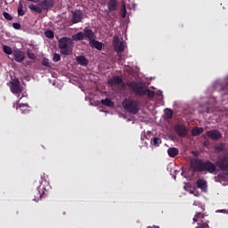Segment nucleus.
<instances>
[{"label": "nucleus", "instance_id": "1", "mask_svg": "<svg viewBox=\"0 0 228 228\" xmlns=\"http://www.w3.org/2000/svg\"><path fill=\"white\" fill-rule=\"evenodd\" d=\"M127 86L130 88V90H132V92H134V94H135V95H138L139 97L147 95L149 99H154V95H156L154 91L145 87L143 84L140 82L131 81L127 84Z\"/></svg>", "mask_w": 228, "mask_h": 228}, {"label": "nucleus", "instance_id": "2", "mask_svg": "<svg viewBox=\"0 0 228 228\" xmlns=\"http://www.w3.org/2000/svg\"><path fill=\"white\" fill-rule=\"evenodd\" d=\"M194 170L196 172H208V174H216L218 172L216 164L211 162V160L203 161L202 159L195 162Z\"/></svg>", "mask_w": 228, "mask_h": 228}, {"label": "nucleus", "instance_id": "3", "mask_svg": "<svg viewBox=\"0 0 228 228\" xmlns=\"http://www.w3.org/2000/svg\"><path fill=\"white\" fill-rule=\"evenodd\" d=\"M74 47V42L72 38L63 37L59 39V49L61 51V54H64V56H69L72 54V49Z\"/></svg>", "mask_w": 228, "mask_h": 228}, {"label": "nucleus", "instance_id": "4", "mask_svg": "<svg viewBox=\"0 0 228 228\" xmlns=\"http://www.w3.org/2000/svg\"><path fill=\"white\" fill-rule=\"evenodd\" d=\"M122 106L127 113H131V115H138L140 111V105H138V102L133 99L126 98L122 102Z\"/></svg>", "mask_w": 228, "mask_h": 228}, {"label": "nucleus", "instance_id": "5", "mask_svg": "<svg viewBox=\"0 0 228 228\" xmlns=\"http://www.w3.org/2000/svg\"><path fill=\"white\" fill-rule=\"evenodd\" d=\"M72 38L76 42L86 39L88 40L89 43H91L94 39H95V34L94 33V30H92L90 28L86 27L84 28V32H77V34L72 36Z\"/></svg>", "mask_w": 228, "mask_h": 228}, {"label": "nucleus", "instance_id": "6", "mask_svg": "<svg viewBox=\"0 0 228 228\" xmlns=\"http://www.w3.org/2000/svg\"><path fill=\"white\" fill-rule=\"evenodd\" d=\"M216 167H218L222 172L228 171V154H223L217 157Z\"/></svg>", "mask_w": 228, "mask_h": 228}, {"label": "nucleus", "instance_id": "7", "mask_svg": "<svg viewBox=\"0 0 228 228\" xmlns=\"http://www.w3.org/2000/svg\"><path fill=\"white\" fill-rule=\"evenodd\" d=\"M193 222L198 224L197 228H209V224L204 222V214L202 213L196 214L193 217Z\"/></svg>", "mask_w": 228, "mask_h": 228}, {"label": "nucleus", "instance_id": "8", "mask_svg": "<svg viewBox=\"0 0 228 228\" xmlns=\"http://www.w3.org/2000/svg\"><path fill=\"white\" fill-rule=\"evenodd\" d=\"M112 45L116 53H123L124 51V42L120 41V37L118 36H114Z\"/></svg>", "mask_w": 228, "mask_h": 228}, {"label": "nucleus", "instance_id": "9", "mask_svg": "<svg viewBox=\"0 0 228 228\" xmlns=\"http://www.w3.org/2000/svg\"><path fill=\"white\" fill-rule=\"evenodd\" d=\"M175 131L180 138H186V136H188V127H186V126L176 125L175 126Z\"/></svg>", "mask_w": 228, "mask_h": 228}, {"label": "nucleus", "instance_id": "10", "mask_svg": "<svg viewBox=\"0 0 228 228\" xmlns=\"http://www.w3.org/2000/svg\"><path fill=\"white\" fill-rule=\"evenodd\" d=\"M107 6L108 10L105 11V13L110 15L111 12H117L118 10V2L117 0H109Z\"/></svg>", "mask_w": 228, "mask_h": 228}, {"label": "nucleus", "instance_id": "11", "mask_svg": "<svg viewBox=\"0 0 228 228\" xmlns=\"http://www.w3.org/2000/svg\"><path fill=\"white\" fill-rule=\"evenodd\" d=\"M11 92L15 94H22V87H20V81H19V79L11 82Z\"/></svg>", "mask_w": 228, "mask_h": 228}, {"label": "nucleus", "instance_id": "12", "mask_svg": "<svg viewBox=\"0 0 228 228\" xmlns=\"http://www.w3.org/2000/svg\"><path fill=\"white\" fill-rule=\"evenodd\" d=\"M12 55L17 63H22L26 60V54L20 50H13Z\"/></svg>", "mask_w": 228, "mask_h": 228}, {"label": "nucleus", "instance_id": "13", "mask_svg": "<svg viewBox=\"0 0 228 228\" xmlns=\"http://www.w3.org/2000/svg\"><path fill=\"white\" fill-rule=\"evenodd\" d=\"M196 186L199 188V190H201L203 193H208V181H206L203 178H199L196 181Z\"/></svg>", "mask_w": 228, "mask_h": 228}, {"label": "nucleus", "instance_id": "14", "mask_svg": "<svg viewBox=\"0 0 228 228\" xmlns=\"http://www.w3.org/2000/svg\"><path fill=\"white\" fill-rule=\"evenodd\" d=\"M206 136L210 138V140H220L222 138V133L218 130H209L206 133Z\"/></svg>", "mask_w": 228, "mask_h": 228}, {"label": "nucleus", "instance_id": "15", "mask_svg": "<svg viewBox=\"0 0 228 228\" xmlns=\"http://www.w3.org/2000/svg\"><path fill=\"white\" fill-rule=\"evenodd\" d=\"M83 20V13L81 12H72L71 22L72 24H78Z\"/></svg>", "mask_w": 228, "mask_h": 228}, {"label": "nucleus", "instance_id": "16", "mask_svg": "<svg viewBox=\"0 0 228 228\" xmlns=\"http://www.w3.org/2000/svg\"><path fill=\"white\" fill-rule=\"evenodd\" d=\"M40 190H42V191H40ZM44 195H45V189L42 186H39L37 187V191L34 192L33 200H35L36 202H38V200H40V199H42Z\"/></svg>", "mask_w": 228, "mask_h": 228}, {"label": "nucleus", "instance_id": "17", "mask_svg": "<svg viewBox=\"0 0 228 228\" xmlns=\"http://www.w3.org/2000/svg\"><path fill=\"white\" fill-rule=\"evenodd\" d=\"M54 5V0H44L38 4V6H41L43 10H48L49 8H53Z\"/></svg>", "mask_w": 228, "mask_h": 228}, {"label": "nucleus", "instance_id": "18", "mask_svg": "<svg viewBox=\"0 0 228 228\" xmlns=\"http://www.w3.org/2000/svg\"><path fill=\"white\" fill-rule=\"evenodd\" d=\"M122 83L123 80L119 76H114L108 81V85H110V86H117V85H122Z\"/></svg>", "mask_w": 228, "mask_h": 228}, {"label": "nucleus", "instance_id": "19", "mask_svg": "<svg viewBox=\"0 0 228 228\" xmlns=\"http://www.w3.org/2000/svg\"><path fill=\"white\" fill-rule=\"evenodd\" d=\"M77 63L82 67H86V65H88V59L83 55H79L77 57Z\"/></svg>", "mask_w": 228, "mask_h": 228}, {"label": "nucleus", "instance_id": "20", "mask_svg": "<svg viewBox=\"0 0 228 228\" xmlns=\"http://www.w3.org/2000/svg\"><path fill=\"white\" fill-rule=\"evenodd\" d=\"M227 179V173H220L217 175L215 176L216 183H224Z\"/></svg>", "mask_w": 228, "mask_h": 228}, {"label": "nucleus", "instance_id": "21", "mask_svg": "<svg viewBox=\"0 0 228 228\" xmlns=\"http://www.w3.org/2000/svg\"><path fill=\"white\" fill-rule=\"evenodd\" d=\"M167 154L169 158H175L179 154V149L175 147H171L167 150Z\"/></svg>", "mask_w": 228, "mask_h": 228}, {"label": "nucleus", "instance_id": "22", "mask_svg": "<svg viewBox=\"0 0 228 228\" xmlns=\"http://www.w3.org/2000/svg\"><path fill=\"white\" fill-rule=\"evenodd\" d=\"M89 44L92 45V47L97 49V51H102V43L94 39Z\"/></svg>", "mask_w": 228, "mask_h": 228}, {"label": "nucleus", "instance_id": "23", "mask_svg": "<svg viewBox=\"0 0 228 228\" xmlns=\"http://www.w3.org/2000/svg\"><path fill=\"white\" fill-rule=\"evenodd\" d=\"M28 8L31 12H35L36 13H42V12H44V9L40 5L29 4Z\"/></svg>", "mask_w": 228, "mask_h": 228}, {"label": "nucleus", "instance_id": "24", "mask_svg": "<svg viewBox=\"0 0 228 228\" xmlns=\"http://www.w3.org/2000/svg\"><path fill=\"white\" fill-rule=\"evenodd\" d=\"M202 133H204V128L202 127L196 126L191 130L192 136H199L200 134H202Z\"/></svg>", "mask_w": 228, "mask_h": 228}, {"label": "nucleus", "instance_id": "25", "mask_svg": "<svg viewBox=\"0 0 228 228\" xmlns=\"http://www.w3.org/2000/svg\"><path fill=\"white\" fill-rule=\"evenodd\" d=\"M102 104L103 106H107L108 108H113L115 106V103L110 98H105L104 100H102Z\"/></svg>", "mask_w": 228, "mask_h": 228}, {"label": "nucleus", "instance_id": "26", "mask_svg": "<svg viewBox=\"0 0 228 228\" xmlns=\"http://www.w3.org/2000/svg\"><path fill=\"white\" fill-rule=\"evenodd\" d=\"M3 50L5 54H13V50L8 45H4Z\"/></svg>", "mask_w": 228, "mask_h": 228}, {"label": "nucleus", "instance_id": "27", "mask_svg": "<svg viewBox=\"0 0 228 228\" xmlns=\"http://www.w3.org/2000/svg\"><path fill=\"white\" fill-rule=\"evenodd\" d=\"M216 151H217V152H222V151H225V143L220 142L219 144H217L216 146Z\"/></svg>", "mask_w": 228, "mask_h": 228}, {"label": "nucleus", "instance_id": "28", "mask_svg": "<svg viewBox=\"0 0 228 228\" xmlns=\"http://www.w3.org/2000/svg\"><path fill=\"white\" fill-rule=\"evenodd\" d=\"M165 113H166L167 118H172V117H174V111H172V110L170 109H166Z\"/></svg>", "mask_w": 228, "mask_h": 228}, {"label": "nucleus", "instance_id": "29", "mask_svg": "<svg viewBox=\"0 0 228 228\" xmlns=\"http://www.w3.org/2000/svg\"><path fill=\"white\" fill-rule=\"evenodd\" d=\"M27 56H28V58H29V60H37V55H35V53H32L31 50H28L27 52Z\"/></svg>", "mask_w": 228, "mask_h": 228}, {"label": "nucleus", "instance_id": "30", "mask_svg": "<svg viewBox=\"0 0 228 228\" xmlns=\"http://www.w3.org/2000/svg\"><path fill=\"white\" fill-rule=\"evenodd\" d=\"M45 35L46 38H54V32H53V30H46Z\"/></svg>", "mask_w": 228, "mask_h": 228}, {"label": "nucleus", "instance_id": "31", "mask_svg": "<svg viewBox=\"0 0 228 228\" xmlns=\"http://www.w3.org/2000/svg\"><path fill=\"white\" fill-rule=\"evenodd\" d=\"M42 65L44 67L51 68V62H49V59L44 58L42 61Z\"/></svg>", "mask_w": 228, "mask_h": 228}, {"label": "nucleus", "instance_id": "32", "mask_svg": "<svg viewBox=\"0 0 228 228\" xmlns=\"http://www.w3.org/2000/svg\"><path fill=\"white\" fill-rule=\"evenodd\" d=\"M160 143H161V139L159 137H155L153 139V145H155V147H159Z\"/></svg>", "mask_w": 228, "mask_h": 228}, {"label": "nucleus", "instance_id": "33", "mask_svg": "<svg viewBox=\"0 0 228 228\" xmlns=\"http://www.w3.org/2000/svg\"><path fill=\"white\" fill-rule=\"evenodd\" d=\"M53 60L55 63H58V61H60V60H61V56H60L59 53H54Z\"/></svg>", "mask_w": 228, "mask_h": 228}, {"label": "nucleus", "instance_id": "34", "mask_svg": "<svg viewBox=\"0 0 228 228\" xmlns=\"http://www.w3.org/2000/svg\"><path fill=\"white\" fill-rule=\"evenodd\" d=\"M3 15L6 20H12L13 19V17L6 12H3Z\"/></svg>", "mask_w": 228, "mask_h": 228}, {"label": "nucleus", "instance_id": "35", "mask_svg": "<svg viewBox=\"0 0 228 228\" xmlns=\"http://www.w3.org/2000/svg\"><path fill=\"white\" fill-rule=\"evenodd\" d=\"M12 28H13L14 29H20L21 25H20V23H19V22H14V23H12Z\"/></svg>", "mask_w": 228, "mask_h": 228}, {"label": "nucleus", "instance_id": "36", "mask_svg": "<svg viewBox=\"0 0 228 228\" xmlns=\"http://www.w3.org/2000/svg\"><path fill=\"white\" fill-rule=\"evenodd\" d=\"M25 14H26V12H24L23 9H18V15L20 17H24Z\"/></svg>", "mask_w": 228, "mask_h": 228}, {"label": "nucleus", "instance_id": "37", "mask_svg": "<svg viewBox=\"0 0 228 228\" xmlns=\"http://www.w3.org/2000/svg\"><path fill=\"white\" fill-rule=\"evenodd\" d=\"M126 13H127V11L126 10V7H124L122 13H121L122 19H126Z\"/></svg>", "mask_w": 228, "mask_h": 228}, {"label": "nucleus", "instance_id": "38", "mask_svg": "<svg viewBox=\"0 0 228 228\" xmlns=\"http://www.w3.org/2000/svg\"><path fill=\"white\" fill-rule=\"evenodd\" d=\"M24 8V4H22V2H19V5H18V10H23Z\"/></svg>", "mask_w": 228, "mask_h": 228}, {"label": "nucleus", "instance_id": "39", "mask_svg": "<svg viewBox=\"0 0 228 228\" xmlns=\"http://www.w3.org/2000/svg\"><path fill=\"white\" fill-rule=\"evenodd\" d=\"M27 1H30L31 3H38L40 0H27Z\"/></svg>", "mask_w": 228, "mask_h": 228}, {"label": "nucleus", "instance_id": "40", "mask_svg": "<svg viewBox=\"0 0 228 228\" xmlns=\"http://www.w3.org/2000/svg\"><path fill=\"white\" fill-rule=\"evenodd\" d=\"M217 213H225V209L217 210Z\"/></svg>", "mask_w": 228, "mask_h": 228}, {"label": "nucleus", "instance_id": "41", "mask_svg": "<svg viewBox=\"0 0 228 228\" xmlns=\"http://www.w3.org/2000/svg\"><path fill=\"white\" fill-rule=\"evenodd\" d=\"M147 228H152V227H151V226H148Z\"/></svg>", "mask_w": 228, "mask_h": 228}]
</instances>
